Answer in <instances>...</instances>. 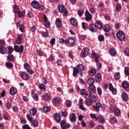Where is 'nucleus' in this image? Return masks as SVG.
Here are the masks:
<instances>
[{
  "mask_svg": "<svg viewBox=\"0 0 129 129\" xmlns=\"http://www.w3.org/2000/svg\"><path fill=\"white\" fill-rule=\"evenodd\" d=\"M73 76L76 77V75L79 73V72H82L84 70V66L82 64H80L77 66V67H74L73 69Z\"/></svg>",
  "mask_w": 129,
  "mask_h": 129,
  "instance_id": "obj_1",
  "label": "nucleus"
},
{
  "mask_svg": "<svg viewBox=\"0 0 129 129\" xmlns=\"http://www.w3.org/2000/svg\"><path fill=\"white\" fill-rule=\"evenodd\" d=\"M116 37L119 41H123L125 38V35H124V32L120 30L116 34Z\"/></svg>",
  "mask_w": 129,
  "mask_h": 129,
  "instance_id": "obj_2",
  "label": "nucleus"
},
{
  "mask_svg": "<svg viewBox=\"0 0 129 129\" xmlns=\"http://www.w3.org/2000/svg\"><path fill=\"white\" fill-rule=\"evenodd\" d=\"M58 11L59 13H63L62 14L63 17H67L68 16V11L65 9V7L63 5H59L58 6Z\"/></svg>",
  "mask_w": 129,
  "mask_h": 129,
  "instance_id": "obj_3",
  "label": "nucleus"
},
{
  "mask_svg": "<svg viewBox=\"0 0 129 129\" xmlns=\"http://www.w3.org/2000/svg\"><path fill=\"white\" fill-rule=\"evenodd\" d=\"M14 50V51H16L17 53H21L22 54V53L24 52V45H15Z\"/></svg>",
  "mask_w": 129,
  "mask_h": 129,
  "instance_id": "obj_4",
  "label": "nucleus"
},
{
  "mask_svg": "<svg viewBox=\"0 0 129 129\" xmlns=\"http://www.w3.org/2000/svg\"><path fill=\"white\" fill-rule=\"evenodd\" d=\"M71 126V125L68 123H66V121L62 120L60 122V127L61 129L69 128Z\"/></svg>",
  "mask_w": 129,
  "mask_h": 129,
  "instance_id": "obj_5",
  "label": "nucleus"
},
{
  "mask_svg": "<svg viewBox=\"0 0 129 129\" xmlns=\"http://www.w3.org/2000/svg\"><path fill=\"white\" fill-rule=\"evenodd\" d=\"M67 44H69L71 46H74V45L76 44V41L74 38L71 37L68 38V40H66V45H67Z\"/></svg>",
  "mask_w": 129,
  "mask_h": 129,
  "instance_id": "obj_6",
  "label": "nucleus"
},
{
  "mask_svg": "<svg viewBox=\"0 0 129 129\" xmlns=\"http://www.w3.org/2000/svg\"><path fill=\"white\" fill-rule=\"evenodd\" d=\"M88 54H89V49L87 47L84 48L81 52V55L83 58L87 57Z\"/></svg>",
  "mask_w": 129,
  "mask_h": 129,
  "instance_id": "obj_7",
  "label": "nucleus"
},
{
  "mask_svg": "<svg viewBox=\"0 0 129 129\" xmlns=\"http://www.w3.org/2000/svg\"><path fill=\"white\" fill-rule=\"evenodd\" d=\"M85 16L86 17L85 20L86 22H90L91 20L92 19V15L89 13L88 10L86 11Z\"/></svg>",
  "mask_w": 129,
  "mask_h": 129,
  "instance_id": "obj_8",
  "label": "nucleus"
},
{
  "mask_svg": "<svg viewBox=\"0 0 129 129\" xmlns=\"http://www.w3.org/2000/svg\"><path fill=\"white\" fill-rule=\"evenodd\" d=\"M21 77L23 80H29L30 79V75L27 73L23 72L20 74Z\"/></svg>",
  "mask_w": 129,
  "mask_h": 129,
  "instance_id": "obj_9",
  "label": "nucleus"
},
{
  "mask_svg": "<svg viewBox=\"0 0 129 129\" xmlns=\"http://www.w3.org/2000/svg\"><path fill=\"white\" fill-rule=\"evenodd\" d=\"M88 89L89 90V93H91L92 94H93L96 92V88L94 85L89 86L88 87Z\"/></svg>",
  "mask_w": 129,
  "mask_h": 129,
  "instance_id": "obj_10",
  "label": "nucleus"
},
{
  "mask_svg": "<svg viewBox=\"0 0 129 129\" xmlns=\"http://www.w3.org/2000/svg\"><path fill=\"white\" fill-rule=\"evenodd\" d=\"M109 90L111 92L112 94L114 95L116 94L117 92L116 89L113 87V86H112V84H111V83L109 84Z\"/></svg>",
  "mask_w": 129,
  "mask_h": 129,
  "instance_id": "obj_11",
  "label": "nucleus"
},
{
  "mask_svg": "<svg viewBox=\"0 0 129 129\" xmlns=\"http://www.w3.org/2000/svg\"><path fill=\"white\" fill-rule=\"evenodd\" d=\"M109 90L111 92L112 94L114 95L116 94L117 92L116 89L113 87V86H112V84H111V83L109 84Z\"/></svg>",
  "mask_w": 129,
  "mask_h": 129,
  "instance_id": "obj_12",
  "label": "nucleus"
},
{
  "mask_svg": "<svg viewBox=\"0 0 129 129\" xmlns=\"http://www.w3.org/2000/svg\"><path fill=\"white\" fill-rule=\"evenodd\" d=\"M31 6L35 10H38L40 6V3L38 1H33L31 2Z\"/></svg>",
  "mask_w": 129,
  "mask_h": 129,
  "instance_id": "obj_13",
  "label": "nucleus"
},
{
  "mask_svg": "<svg viewBox=\"0 0 129 129\" xmlns=\"http://www.w3.org/2000/svg\"><path fill=\"white\" fill-rule=\"evenodd\" d=\"M95 26L96 28L98 30H101V29L103 28L102 23L99 20H97L95 22Z\"/></svg>",
  "mask_w": 129,
  "mask_h": 129,
  "instance_id": "obj_14",
  "label": "nucleus"
},
{
  "mask_svg": "<svg viewBox=\"0 0 129 129\" xmlns=\"http://www.w3.org/2000/svg\"><path fill=\"white\" fill-rule=\"evenodd\" d=\"M89 30L92 33H95L96 32L97 28L95 26V25L94 24H91L89 25Z\"/></svg>",
  "mask_w": 129,
  "mask_h": 129,
  "instance_id": "obj_15",
  "label": "nucleus"
},
{
  "mask_svg": "<svg viewBox=\"0 0 129 129\" xmlns=\"http://www.w3.org/2000/svg\"><path fill=\"white\" fill-rule=\"evenodd\" d=\"M24 39V35L23 34L19 35L16 39V43L18 45H21L22 44V41H23V39Z\"/></svg>",
  "mask_w": 129,
  "mask_h": 129,
  "instance_id": "obj_16",
  "label": "nucleus"
},
{
  "mask_svg": "<svg viewBox=\"0 0 129 129\" xmlns=\"http://www.w3.org/2000/svg\"><path fill=\"white\" fill-rule=\"evenodd\" d=\"M41 110L44 113H47V112L51 111V108L47 106H44L41 108Z\"/></svg>",
  "mask_w": 129,
  "mask_h": 129,
  "instance_id": "obj_17",
  "label": "nucleus"
},
{
  "mask_svg": "<svg viewBox=\"0 0 129 129\" xmlns=\"http://www.w3.org/2000/svg\"><path fill=\"white\" fill-rule=\"evenodd\" d=\"M93 108H94L96 111H99L100 108H101V103L98 102H97L96 105H92Z\"/></svg>",
  "mask_w": 129,
  "mask_h": 129,
  "instance_id": "obj_18",
  "label": "nucleus"
},
{
  "mask_svg": "<svg viewBox=\"0 0 129 129\" xmlns=\"http://www.w3.org/2000/svg\"><path fill=\"white\" fill-rule=\"evenodd\" d=\"M102 79L101 74L98 73L95 76V80L96 82H100Z\"/></svg>",
  "mask_w": 129,
  "mask_h": 129,
  "instance_id": "obj_19",
  "label": "nucleus"
},
{
  "mask_svg": "<svg viewBox=\"0 0 129 129\" xmlns=\"http://www.w3.org/2000/svg\"><path fill=\"white\" fill-rule=\"evenodd\" d=\"M55 25L56 28H61V27H62V21L60 18L56 19L55 20Z\"/></svg>",
  "mask_w": 129,
  "mask_h": 129,
  "instance_id": "obj_20",
  "label": "nucleus"
},
{
  "mask_svg": "<svg viewBox=\"0 0 129 129\" xmlns=\"http://www.w3.org/2000/svg\"><path fill=\"white\" fill-rule=\"evenodd\" d=\"M70 120L71 122H75L76 120H77V116L75 114V113H72L71 117H70Z\"/></svg>",
  "mask_w": 129,
  "mask_h": 129,
  "instance_id": "obj_21",
  "label": "nucleus"
},
{
  "mask_svg": "<svg viewBox=\"0 0 129 129\" xmlns=\"http://www.w3.org/2000/svg\"><path fill=\"white\" fill-rule=\"evenodd\" d=\"M53 117L55 119L56 122H60L61 121V116H60V114L55 113L53 115Z\"/></svg>",
  "mask_w": 129,
  "mask_h": 129,
  "instance_id": "obj_22",
  "label": "nucleus"
},
{
  "mask_svg": "<svg viewBox=\"0 0 129 129\" xmlns=\"http://www.w3.org/2000/svg\"><path fill=\"white\" fill-rule=\"evenodd\" d=\"M123 101H127L128 100V95L125 92H123L121 95Z\"/></svg>",
  "mask_w": 129,
  "mask_h": 129,
  "instance_id": "obj_23",
  "label": "nucleus"
},
{
  "mask_svg": "<svg viewBox=\"0 0 129 129\" xmlns=\"http://www.w3.org/2000/svg\"><path fill=\"white\" fill-rule=\"evenodd\" d=\"M7 60L9 62H14V60H15V56L11 53L8 55Z\"/></svg>",
  "mask_w": 129,
  "mask_h": 129,
  "instance_id": "obj_24",
  "label": "nucleus"
},
{
  "mask_svg": "<svg viewBox=\"0 0 129 129\" xmlns=\"http://www.w3.org/2000/svg\"><path fill=\"white\" fill-rule=\"evenodd\" d=\"M70 22L71 23V25H72V26H77L78 24L76 19L74 18H72L70 19Z\"/></svg>",
  "mask_w": 129,
  "mask_h": 129,
  "instance_id": "obj_25",
  "label": "nucleus"
},
{
  "mask_svg": "<svg viewBox=\"0 0 129 129\" xmlns=\"http://www.w3.org/2000/svg\"><path fill=\"white\" fill-rule=\"evenodd\" d=\"M92 57L93 58H94L95 62H98V59L100 58L99 54H98V53H92Z\"/></svg>",
  "mask_w": 129,
  "mask_h": 129,
  "instance_id": "obj_26",
  "label": "nucleus"
},
{
  "mask_svg": "<svg viewBox=\"0 0 129 129\" xmlns=\"http://www.w3.org/2000/svg\"><path fill=\"white\" fill-rule=\"evenodd\" d=\"M98 120L100 123H104L105 122V120H104V117L101 115L98 116Z\"/></svg>",
  "mask_w": 129,
  "mask_h": 129,
  "instance_id": "obj_27",
  "label": "nucleus"
},
{
  "mask_svg": "<svg viewBox=\"0 0 129 129\" xmlns=\"http://www.w3.org/2000/svg\"><path fill=\"white\" fill-rule=\"evenodd\" d=\"M6 66L8 69H13L14 68V64L11 62H6Z\"/></svg>",
  "mask_w": 129,
  "mask_h": 129,
  "instance_id": "obj_28",
  "label": "nucleus"
},
{
  "mask_svg": "<svg viewBox=\"0 0 129 129\" xmlns=\"http://www.w3.org/2000/svg\"><path fill=\"white\" fill-rule=\"evenodd\" d=\"M0 53L1 54H6L7 53V48L4 46L0 47Z\"/></svg>",
  "mask_w": 129,
  "mask_h": 129,
  "instance_id": "obj_29",
  "label": "nucleus"
},
{
  "mask_svg": "<svg viewBox=\"0 0 129 129\" xmlns=\"http://www.w3.org/2000/svg\"><path fill=\"white\" fill-rule=\"evenodd\" d=\"M109 53L113 57L116 55V51L114 48H110L109 49Z\"/></svg>",
  "mask_w": 129,
  "mask_h": 129,
  "instance_id": "obj_30",
  "label": "nucleus"
},
{
  "mask_svg": "<svg viewBox=\"0 0 129 129\" xmlns=\"http://www.w3.org/2000/svg\"><path fill=\"white\" fill-rule=\"evenodd\" d=\"M88 73L90 76H93V75H95V74H96V70L92 69L88 72Z\"/></svg>",
  "mask_w": 129,
  "mask_h": 129,
  "instance_id": "obj_31",
  "label": "nucleus"
},
{
  "mask_svg": "<svg viewBox=\"0 0 129 129\" xmlns=\"http://www.w3.org/2000/svg\"><path fill=\"white\" fill-rule=\"evenodd\" d=\"M38 88L40 90H41L42 91H45V90H46V86H45L44 84H40L38 85Z\"/></svg>",
  "mask_w": 129,
  "mask_h": 129,
  "instance_id": "obj_32",
  "label": "nucleus"
},
{
  "mask_svg": "<svg viewBox=\"0 0 129 129\" xmlns=\"http://www.w3.org/2000/svg\"><path fill=\"white\" fill-rule=\"evenodd\" d=\"M95 81L93 78H89L87 81V83L89 85V86H91V85H94L93 83H94Z\"/></svg>",
  "mask_w": 129,
  "mask_h": 129,
  "instance_id": "obj_33",
  "label": "nucleus"
},
{
  "mask_svg": "<svg viewBox=\"0 0 129 129\" xmlns=\"http://www.w3.org/2000/svg\"><path fill=\"white\" fill-rule=\"evenodd\" d=\"M17 89L15 88H11L10 90V93L11 95H15L17 93Z\"/></svg>",
  "mask_w": 129,
  "mask_h": 129,
  "instance_id": "obj_34",
  "label": "nucleus"
},
{
  "mask_svg": "<svg viewBox=\"0 0 129 129\" xmlns=\"http://www.w3.org/2000/svg\"><path fill=\"white\" fill-rule=\"evenodd\" d=\"M43 98L45 101H48V100H50V96L48 95L47 93H45L43 95Z\"/></svg>",
  "mask_w": 129,
  "mask_h": 129,
  "instance_id": "obj_35",
  "label": "nucleus"
},
{
  "mask_svg": "<svg viewBox=\"0 0 129 129\" xmlns=\"http://www.w3.org/2000/svg\"><path fill=\"white\" fill-rule=\"evenodd\" d=\"M36 113H37V109H36L35 108H33L30 110V114H31V115H36Z\"/></svg>",
  "mask_w": 129,
  "mask_h": 129,
  "instance_id": "obj_36",
  "label": "nucleus"
},
{
  "mask_svg": "<svg viewBox=\"0 0 129 129\" xmlns=\"http://www.w3.org/2000/svg\"><path fill=\"white\" fill-rule=\"evenodd\" d=\"M110 31V27L108 25H105L103 28V31L108 33Z\"/></svg>",
  "mask_w": 129,
  "mask_h": 129,
  "instance_id": "obj_37",
  "label": "nucleus"
},
{
  "mask_svg": "<svg viewBox=\"0 0 129 129\" xmlns=\"http://www.w3.org/2000/svg\"><path fill=\"white\" fill-rule=\"evenodd\" d=\"M121 11V5L119 3H117L116 5V12H119Z\"/></svg>",
  "mask_w": 129,
  "mask_h": 129,
  "instance_id": "obj_38",
  "label": "nucleus"
},
{
  "mask_svg": "<svg viewBox=\"0 0 129 129\" xmlns=\"http://www.w3.org/2000/svg\"><path fill=\"white\" fill-rule=\"evenodd\" d=\"M110 122L112 124H115V123H116V122H117V119H116V118H115L114 117L110 118Z\"/></svg>",
  "mask_w": 129,
  "mask_h": 129,
  "instance_id": "obj_39",
  "label": "nucleus"
},
{
  "mask_svg": "<svg viewBox=\"0 0 129 129\" xmlns=\"http://www.w3.org/2000/svg\"><path fill=\"white\" fill-rule=\"evenodd\" d=\"M25 14L26 13H25V11H23V13L19 11L18 13V16L19 17V18H21L22 19H23V18H24L25 17Z\"/></svg>",
  "mask_w": 129,
  "mask_h": 129,
  "instance_id": "obj_40",
  "label": "nucleus"
},
{
  "mask_svg": "<svg viewBox=\"0 0 129 129\" xmlns=\"http://www.w3.org/2000/svg\"><path fill=\"white\" fill-rule=\"evenodd\" d=\"M114 114L116 116H118L120 114V110L118 108H115L114 110Z\"/></svg>",
  "mask_w": 129,
  "mask_h": 129,
  "instance_id": "obj_41",
  "label": "nucleus"
},
{
  "mask_svg": "<svg viewBox=\"0 0 129 129\" xmlns=\"http://www.w3.org/2000/svg\"><path fill=\"white\" fill-rule=\"evenodd\" d=\"M31 122H32V125L34 127H37L39 125L37 120H32Z\"/></svg>",
  "mask_w": 129,
  "mask_h": 129,
  "instance_id": "obj_42",
  "label": "nucleus"
},
{
  "mask_svg": "<svg viewBox=\"0 0 129 129\" xmlns=\"http://www.w3.org/2000/svg\"><path fill=\"white\" fill-rule=\"evenodd\" d=\"M114 77L115 80H118V79L120 78V74H119V72L115 73L114 74Z\"/></svg>",
  "mask_w": 129,
  "mask_h": 129,
  "instance_id": "obj_43",
  "label": "nucleus"
},
{
  "mask_svg": "<svg viewBox=\"0 0 129 129\" xmlns=\"http://www.w3.org/2000/svg\"><path fill=\"white\" fill-rule=\"evenodd\" d=\"M98 39L99 42H103L104 41V36L102 34H100L98 36Z\"/></svg>",
  "mask_w": 129,
  "mask_h": 129,
  "instance_id": "obj_44",
  "label": "nucleus"
},
{
  "mask_svg": "<svg viewBox=\"0 0 129 129\" xmlns=\"http://www.w3.org/2000/svg\"><path fill=\"white\" fill-rule=\"evenodd\" d=\"M12 107H13V104H12V103H11V102H8L6 103V108H7V109H11Z\"/></svg>",
  "mask_w": 129,
  "mask_h": 129,
  "instance_id": "obj_45",
  "label": "nucleus"
},
{
  "mask_svg": "<svg viewBox=\"0 0 129 129\" xmlns=\"http://www.w3.org/2000/svg\"><path fill=\"white\" fill-rule=\"evenodd\" d=\"M61 101V100H60V98L59 97H56V98H54L53 99V103H59V102Z\"/></svg>",
  "mask_w": 129,
  "mask_h": 129,
  "instance_id": "obj_46",
  "label": "nucleus"
},
{
  "mask_svg": "<svg viewBox=\"0 0 129 129\" xmlns=\"http://www.w3.org/2000/svg\"><path fill=\"white\" fill-rule=\"evenodd\" d=\"M8 54H12V53L14 52V48H13L12 46H8Z\"/></svg>",
  "mask_w": 129,
  "mask_h": 129,
  "instance_id": "obj_47",
  "label": "nucleus"
},
{
  "mask_svg": "<svg viewBox=\"0 0 129 129\" xmlns=\"http://www.w3.org/2000/svg\"><path fill=\"white\" fill-rule=\"evenodd\" d=\"M85 103L87 105H91V104H92V102L89 98H87L85 100Z\"/></svg>",
  "mask_w": 129,
  "mask_h": 129,
  "instance_id": "obj_48",
  "label": "nucleus"
},
{
  "mask_svg": "<svg viewBox=\"0 0 129 129\" xmlns=\"http://www.w3.org/2000/svg\"><path fill=\"white\" fill-rule=\"evenodd\" d=\"M124 74L126 76H129V68L125 67L124 69Z\"/></svg>",
  "mask_w": 129,
  "mask_h": 129,
  "instance_id": "obj_49",
  "label": "nucleus"
},
{
  "mask_svg": "<svg viewBox=\"0 0 129 129\" xmlns=\"http://www.w3.org/2000/svg\"><path fill=\"white\" fill-rule=\"evenodd\" d=\"M90 100H91V101L92 102H96V97H95V96H94V95H93V96H91L90 97Z\"/></svg>",
  "mask_w": 129,
  "mask_h": 129,
  "instance_id": "obj_50",
  "label": "nucleus"
},
{
  "mask_svg": "<svg viewBox=\"0 0 129 129\" xmlns=\"http://www.w3.org/2000/svg\"><path fill=\"white\" fill-rule=\"evenodd\" d=\"M56 64L57 65V66H63V65H62V60L60 59H57Z\"/></svg>",
  "mask_w": 129,
  "mask_h": 129,
  "instance_id": "obj_51",
  "label": "nucleus"
},
{
  "mask_svg": "<svg viewBox=\"0 0 129 129\" xmlns=\"http://www.w3.org/2000/svg\"><path fill=\"white\" fill-rule=\"evenodd\" d=\"M115 29L116 30H118L120 28V24L118 22H115L114 24Z\"/></svg>",
  "mask_w": 129,
  "mask_h": 129,
  "instance_id": "obj_52",
  "label": "nucleus"
},
{
  "mask_svg": "<svg viewBox=\"0 0 129 129\" xmlns=\"http://www.w3.org/2000/svg\"><path fill=\"white\" fill-rule=\"evenodd\" d=\"M32 96L36 101H38V100H39V96L37 94H32Z\"/></svg>",
  "mask_w": 129,
  "mask_h": 129,
  "instance_id": "obj_53",
  "label": "nucleus"
},
{
  "mask_svg": "<svg viewBox=\"0 0 129 129\" xmlns=\"http://www.w3.org/2000/svg\"><path fill=\"white\" fill-rule=\"evenodd\" d=\"M79 38L80 39V40H82V41H84L86 39V35H79Z\"/></svg>",
  "mask_w": 129,
  "mask_h": 129,
  "instance_id": "obj_54",
  "label": "nucleus"
},
{
  "mask_svg": "<svg viewBox=\"0 0 129 129\" xmlns=\"http://www.w3.org/2000/svg\"><path fill=\"white\" fill-rule=\"evenodd\" d=\"M55 42H56V38L53 37L50 40V44H51L52 46H54V45H55Z\"/></svg>",
  "mask_w": 129,
  "mask_h": 129,
  "instance_id": "obj_55",
  "label": "nucleus"
},
{
  "mask_svg": "<svg viewBox=\"0 0 129 129\" xmlns=\"http://www.w3.org/2000/svg\"><path fill=\"white\" fill-rule=\"evenodd\" d=\"M26 117H27L28 120H29V121H30V122H32V121H33V119H34V118H33V117H31L29 114L27 115Z\"/></svg>",
  "mask_w": 129,
  "mask_h": 129,
  "instance_id": "obj_56",
  "label": "nucleus"
},
{
  "mask_svg": "<svg viewBox=\"0 0 129 129\" xmlns=\"http://www.w3.org/2000/svg\"><path fill=\"white\" fill-rule=\"evenodd\" d=\"M124 53L126 56L129 57V48H126L124 50Z\"/></svg>",
  "mask_w": 129,
  "mask_h": 129,
  "instance_id": "obj_57",
  "label": "nucleus"
},
{
  "mask_svg": "<svg viewBox=\"0 0 129 129\" xmlns=\"http://www.w3.org/2000/svg\"><path fill=\"white\" fill-rule=\"evenodd\" d=\"M77 14L79 17H82V15L84 14V11L83 10H78Z\"/></svg>",
  "mask_w": 129,
  "mask_h": 129,
  "instance_id": "obj_58",
  "label": "nucleus"
},
{
  "mask_svg": "<svg viewBox=\"0 0 129 129\" xmlns=\"http://www.w3.org/2000/svg\"><path fill=\"white\" fill-rule=\"evenodd\" d=\"M19 12H20V9H19V7H18L17 6H15L14 8V13L16 14L17 13H18Z\"/></svg>",
  "mask_w": 129,
  "mask_h": 129,
  "instance_id": "obj_59",
  "label": "nucleus"
},
{
  "mask_svg": "<svg viewBox=\"0 0 129 129\" xmlns=\"http://www.w3.org/2000/svg\"><path fill=\"white\" fill-rule=\"evenodd\" d=\"M41 36L42 37H46L47 38L49 36V33L48 31L44 32L41 34Z\"/></svg>",
  "mask_w": 129,
  "mask_h": 129,
  "instance_id": "obj_60",
  "label": "nucleus"
},
{
  "mask_svg": "<svg viewBox=\"0 0 129 129\" xmlns=\"http://www.w3.org/2000/svg\"><path fill=\"white\" fill-rule=\"evenodd\" d=\"M24 68L25 70L30 69V65L28 63H24Z\"/></svg>",
  "mask_w": 129,
  "mask_h": 129,
  "instance_id": "obj_61",
  "label": "nucleus"
},
{
  "mask_svg": "<svg viewBox=\"0 0 129 129\" xmlns=\"http://www.w3.org/2000/svg\"><path fill=\"white\" fill-rule=\"evenodd\" d=\"M96 63V66L98 69H100L101 68L102 64L98 60V61H95Z\"/></svg>",
  "mask_w": 129,
  "mask_h": 129,
  "instance_id": "obj_62",
  "label": "nucleus"
},
{
  "mask_svg": "<svg viewBox=\"0 0 129 129\" xmlns=\"http://www.w3.org/2000/svg\"><path fill=\"white\" fill-rule=\"evenodd\" d=\"M22 128L23 129H32V128H31V127H30V126L28 124L23 125L22 126Z\"/></svg>",
  "mask_w": 129,
  "mask_h": 129,
  "instance_id": "obj_63",
  "label": "nucleus"
},
{
  "mask_svg": "<svg viewBox=\"0 0 129 129\" xmlns=\"http://www.w3.org/2000/svg\"><path fill=\"white\" fill-rule=\"evenodd\" d=\"M66 104L67 107H70V106H71L72 105V102L70 100H67L66 102Z\"/></svg>",
  "mask_w": 129,
  "mask_h": 129,
  "instance_id": "obj_64",
  "label": "nucleus"
}]
</instances>
